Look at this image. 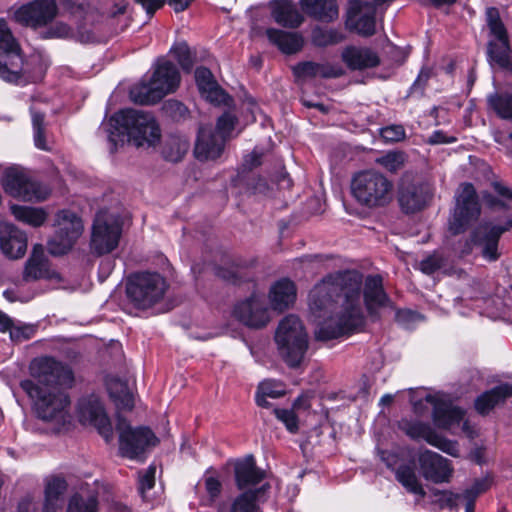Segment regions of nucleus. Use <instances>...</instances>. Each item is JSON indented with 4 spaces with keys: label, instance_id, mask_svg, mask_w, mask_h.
<instances>
[{
    "label": "nucleus",
    "instance_id": "f257e3e1",
    "mask_svg": "<svg viewBox=\"0 0 512 512\" xmlns=\"http://www.w3.org/2000/svg\"><path fill=\"white\" fill-rule=\"evenodd\" d=\"M364 304L369 316L379 319V309L394 305L386 293L383 278L379 274L363 275L357 270L338 271L324 277L309 293L310 310L319 317L340 304V311L324 319L315 331L318 341H329L348 337L359 332L365 325L361 305Z\"/></svg>",
    "mask_w": 512,
    "mask_h": 512
},
{
    "label": "nucleus",
    "instance_id": "f03ea898",
    "mask_svg": "<svg viewBox=\"0 0 512 512\" xmlns=\"http://www.w3.org/2000/svg\"><path fill=\"white\" fill-rule=\"evenodd\" d=\"M110 125L108 140L112 145V152L125 142L141 147L145 144L154 146L160 141L159 125L149 112L124 109L111 117Z\"/></svg>",
    "mask_w": 512,
    "mask_h": 512
},
{
    "label": "nucleus",
    "instance_id": "7ed1b4c3",
    "mask_svg": "<svg viewBox=\"0 0 512 512\" xmlns=\"http://www.w3.org/2000/svg\"><path fill=\"white\" fill-rule=\"evenodd\" d=\"M350 187L356 202L369 209L386 207L393 200V181L374 169L356 173Z\"/></svg>",
    "mask_w": 512,
    "mask_h": 512
},
{
    "label": "nucleus",
    "instance_id": "20e7f679",
    "mask_svg": "<svg viewBox=\"0 0 512 512\" xmlns=\"http://www.w3.org/2000/svg\"><path fill=\"white\" fill-rule=\"evenodd\" d=\"M275 341L285 363L290 368L299 367L308 349V335L299 317L292 314L284 317L276 330Z\"/></svg>",
    "mask_w": 512,
    "mask_h": 512
},
{
    "label": "nucleus",
    "instance_id": "39448f33",
    "mask_svg": "<svg viewBox=\"0 0 512 512\" xmlns=\"http://www.w3.org/2000/svg\"><path fill=\"white\" fill-rule=\"evenodd\" d=\"M20 386L33 399L36 414L40 419L65 422L70 400L63 389H44L33 380H23Z\"/></svg>",
    "mask_w": 512,
    "mask_h": 512
},
{
    "label": "nucleus",
    "instance_id": "423d86ee",
    "mask_svg": "<svg viewBox=\"0 0 512 512\" xmlns=\"http://www.w3.org/2000/svg\"><path fill=\"white\" fill-rule=\"evenodd\" d=\"M167 288L166 279L159 273L140 272L128 278L126 293L137 308L147 309L162 300Z\"/></svg>",
    "mask_w": 512,
    "mask_h": 512
},
{
    "label": "nucleus",
    "instance_id": "0eeeda50",
    "mask_svg": "<svg viewBox=\"0 0 512 512\" xmlns=\"http://www.w3.org/2000/svg\"><path fill=\"white\" fill-rule=\"evenodd\" d=\"M31 380L44 389H65L72 386L74 373L71 367L51 356L35 358L29 367Z\"/></svg>",
    "mask_w": 512,
    "mask_h": 512
},
{
    "label": "nucleus",
    "instance_id": "6e6552de",
    "mask_svg": "<svg viewBox=\"0 0 512 512\" xmlns=\"http://www.w3.org/2000/svg\"><path fill=\"white\" fill-rule=\"evenodd\" d=\"M66 10L77 25L76 33L68 24L58 21L43 31L41 33V37L43 39L75 38L81 43L93 42L95 40V36L91 30L87 29L86 26L94 19V12L89 10L88 7L83 4H75L71 2L67 3Z\"/></svg>",
    "mask_w": 512,
    "mask_h": 512
},
{
    "label": "nucleus",
    "instance_id": "1a4fd4ad",
    "mask_svg": "<svg viewBox=\"0 0 512 512\" xmlns=\"http://www.w3.org/2000/svg\"><path fill=\"white\" fill-rule=\"evenodd\" d=\"M116 430L119 434V451L129 459H140L146 450L159 440L148 427L133 428L121 415L117 416Z\"/></svg>",
    "mask_w": 512,
    "mask_h": 512
},
{
    "label": "nucleus",
    "instance_id": "9d476101",
    "mask_svg": "<svg viewBox=\"0 0 512 512\" xmlns=\"http://www.w3.org/2000/svg\"><path fill=\"white\" fill-rule=\"evenodd\" d=\"M2 186L7 194L23 201H42L47 195L42 185L34 180L27 170L18 166L9 167L4 171Z\"/></svg>",
    "mask_w": 512,
    "mask_h": 512
},
{
    "label": "nucleus",
    "instance_id": "9b49d317",
    "mask_svg": "<svg viewBox=\"0 0 512 512\" xmlns=\"http://www.w3.org/2000/svg\"><path fill=\"white\" fill-rule=\"evenodd\" d=\"M57 229L55 235L48 241L51 255L66 254L81 236L83 223L80 217L71 210H61L56 215Z\"/></svg>",
    "mask_w": 512,
    "mask_h": 512
},
{
    "label": "nucleus",
    "instance_id": "f8f14e48",
    "mask_svg": "<svg viewBox=\"0 0 512 512\" xmlns=\"http://www.w3.org/2000/svg\"><path fill=\"white\" fill-rule=\"evenodd\" d=\"M480 213L481 206L474 186L471 183H463L449 221L450 232L453 235L463 233L472 222L478 220Z\"/></svg>",
    "mask_w": 512,
    "mask_h": 512
},
{
    "label": "nucleus",
    "instance_id": "ddd939ff",
    "mask_svg": "<svg viewBox=\"0 0 512 512\" xmlns=\"http://www.w3.org/2000/svg\"><path fill=\"white\" fill-rule=\"evenodd\" d=\"M46 65L39 55L24 58L22 51L0 71V78L15 84L36 83L43 79Z\"/></svg>",
    "mask_w": 512,
    "mask_h": 512
},
{
    "label": "nucleus",
    "instance_id": "4468645a",
    "mask_svg": "<svg viewBox=\"0 0 512 512\" xmlns=\"http://www.w3.org/2000/svg\"><path fill=\"white\" fill-rule=\"evenodd\" d=\"M121 233L122 227L113 216L97 213L92 228V251L99 256L110 253L118 246Z\"/></svg>",
    "mask_w": 512,
    "mask_h": 512
},
{
    "label": "nucleus",
    "instance_id": "2eb2a0df",
    "mask_svg": "<svg viewBox=\"0 0 512 512\" xmlns=\"http://www.w3.org/2000/svg\"><path fill=\"white\" fill-rule=\"evenodd\" d=\"M431 198L428 184L404 175L398 188V203L405 214H414L424 209Z\"/></svg>",
    "mask_w": 512,
    "mask_h": 512
},
{
    "label": "nucleus",
    "instance_id": "dca6fc26",
    "mask_svg": "<svg viewBox=\"0 0 512 512\" xmlns=\"http://www.w3.org/2000/svg\"><path fill=\"white\" fill-rule=\"evenodd\" d=\"M399 428L411 439H423L428 444L438 448L453 457L459 456V447L456 441L438 434L428 423L421 421L402 420Z\"/></svg>",
    "mask_w": 512,
    "mask_h": 512
},
{
    "label": "nucleus",
    "instance_id": "f3484780",
    "mask_svg": "<svg viewBox=\"0 0 512 512\" xmlns=\"http://www.w3.org/2000/svg\"><path fill=\"white\" fill-rule=\"evenodd\" d=\"M57 13L58 6L55 0H34L19 7L14 17L19 24L37 29L52 22Z\"/></svg>",
    "mask_w": 512,
    "mask_h": 512
},
{
    "label": "nucleus",
    "instance_id": "a211bd4d",
    "mask_svg": "<svg viewBox=\"0 0 512 512\" xmlns=\"http://www.w3.org/2000/svg\"><path fill=\"white\" fill-rule=\"evenodd\" d=\"M376 8L372 2L350 0L346 14V26L361 36L370 37L376 33Z\"/></svg>",
    "mask_w": 512,
    "mask_h": 512
},
{
    "label": "nucleus",
    "instance_id": "6ab92c4d",
    "mask_svg": "<svg viewBox=\"0 0 512 512\" xmlns=\"http://www.w3.org/2000/svg\"><path fill=\"white\" fill-rule=\"evenodd\" d=\"M233 316L243 325L260 329L270 321V315L265 300L255 294L237 302L233 308Z\"/></svg>",
    "mask_w": 512,
    "mask_h": 512
},
{
    "label": "nucleus",
    "instance_id": "aec40b11",
    "mask_svg": "<svg viewBox=\"0 0 512 512\" xmlns=\"http://www.w3.org/2000/svg\"><path fill=\"white\" fill-rule=\"evenodd\" d=\"M507 232V227L495 225L491 222H484L472 231V242L480 249V255L488 262L497 261L499 252V241L501 236Z\"/></svg>",
    "mask_w": 512,
    "mask_h": 512
},
{
    "label": "nucleus",
    "instance_id": "412c9836",
    "mask_svg": "<svg viewBox=\"0 0 512 512\" xmlns=\"http://www.w3.org/2000/svg\"><path fill=\"white\" fill-rule=\"evenodd\" d=\"M78 412L80 421L93 425L106 442L113 439L111 422L97 397L82 398L78 404Z\"/></svg>",
    "mask_w": 512,
    "mask_h": 512
},
{
    "label": "nucleus",
    "instance_id": "4be33fe9",
    "mask_svg": "<svg viewBox=\"0 0 512 512\" xmlns=\"http://www.w3.org/2000/svg\"><path fill=\"white\" fill-rule=\"evenodd\" d=\"M425 400L433 406L432 419L438 428L449 429L453 425H458L464 418V410L454 406L443 393H429L425 395Z\"/></svg>",
    "mask_w": 512,
    "mask_h": 512
},
{
    "label": "nucleus",
    "instance_id": "5701e85b",
    "mask_svg": "<svg viewBox=\"0 0 512 512\" xmlns=\"http://www.w3.org/2000/svg\"><path fill=\"white\" fill-rule=\"evenodd\" d=\"M419 464L425 479L433 483L448 482L453 468L450 461L431 450H425L419 455Z\"/></svg>",
    "mask_w": 512,
    "mask_h": 512
},
{
    "label": "nucleus",
    "instance_id": "b1692460",
    "mask_svg": "<svg viewBox=\"0 0 512 512\" xmlns=\"http://www.w3.org/2000/svg\"><path fill=\"white\" fill-rule=\"evenodd\" d=\"M59 274L52 269L42 244H35L31 255L25 263L23 279L26 282L40 279H59Z\"/></svg>",
    "mask_w": 512,
    "mask_h": 512
},
{
    "label": "nucleus",
    "instance_id": "393cba45",
    "mask_svg": "<svg viewBox=\"0 0 512 512\" xmlns=\"http://www.w3.org/2000/svg\"><path fill=\"white\" fill-rule=\"evenodd\" d=\"M224 139L211 125L201 126L194 147V155L199 161L215 160L223 152Z\"/></svg>",
    "mask_w": 512,
    "mask_h": 512
},
{
    "label": "nucleus",
    "instance_id": "a878e982",
    "mask_svg": "<svg viewBox=\"0 0 512 512\" xmlns=\"http://www.w3.org/2000/svg\"><path fill=\"white\" fill-rule=\"evenodd\" d=\"M0 250L9 259L22 258L27 250L26 234L12 223H0Z\"/></svg>",
    "mask_w": 512,
    "mask_h": 512
},
{
    "label": "nucleus",
    "instance_id": "bb28decb",
    "mask_svg": "<svg viewBox=\"0 0 512 512\" xmlns=\"http://www.w3.org/2000/svg\"><path fill=\"white\" fill-rule=\"evenodd\" d=\"M512 397V384L501 383L484 391L474 400V408L482 416L488 415L496 407L502 406Z\"/></svg>",
    "mask_w": 512,
    "mask_h": 512
},
{
    "label": "nucleus",
    "instance_id": "cd10ccee",
    "mask_svg": "<svg viewBox=\"0 0 512 512\" xmlns=\"http://www.w3.org/2000/svg\"><path fill=\"white\" fill-rule=\"evenodd\" d=\"M195 81L201 96L207 101L218 105L225 102L227 94L208 68L198 67L195 70Z\"/></svg>",
    "mask_w": 512,
    "mask_h": 512
},
{
    "label": "nucleus",
    "instance_id": "c85d7f7f",
    "mask_svg": "<svg viewBox=\"0 0 512 512\" xmlns=\"http://www.w3.org/2000/svg\"><path fill=\"white\" fill-rule=\"evenodd\" d=\"M342 60L351 70L375 68L380 64V57L370 48L349 46L342 52Z\"/></svg>",
    "mask_w": 512,
    "mask_h": 512
},
{
    "label": "nucleus",
    "instance_id": "c756f323",
    "mask_svg": "<svg viewBox=\"0 0 512 512\" xmlns=\"http://www.w3.org/2000/svg\"><path fill=\"white\" fill-rule=\"evenodd\" d=\"M234 472L236 485L240 490L259 484L265 477L264 471L257 467L253 455L237 461Z\"/></svg>",
    "mask_w": 512,
    "mask_h": 512
},
{
    "label": "nucleus",
    "instance_id": "7c9ffc66",
    "mask_svg": "<svg viewBox=\"0 0 512 512\" xmlns=\"http://www.w3.org/2000/svg\"><path fill=\"white\" fill-rule=\"evenodd\" d=\"M294 75L298 78L324 79L338 78L344 75V70L339 64L317 63L313 61L300 62L293 67Z\"/></svg>",
    "mask_w": 512,
    "mask_h": 512
},
{
    "label": "nucleus",
    "instance_id": "2f4dec72",
    "mask_svg": "<svg viewBox=\"0 0 512 512\" xmlns=\"http://www.w3.org/2000/svg\"><path fill=\"white\" fill-rule=\"evenodd\" d=\"M272 17L275 22L283 27L297 28L304 18L296 4L291 0H276L271 6Z\"/></svg>",
    "mask_w": 512,
    "mask_h": 512
},
{
    "label": "nucleus",
    "instance_id": "473e14b6",
    "mask_svg": "<svg viewBox=\"0 0 512 512\" xmlns=\"http://www.w3.org/2000/svg\"><path fill=\"white\" fill-rule=\"evenodd\" d=\"M154 84L162 86L164 93L167 95L173 93L180 84V73L175 64L162 59L156 64V68L150 78Z\"/></svg>",
    "mask_w": 512,
    "mask_h": 512
},
{
    "label": "nucleus",
    "instance_id": "72a5a7b5",
    "mask_svg": "<svg viewBox=\"0 0 512 512\" xmlns=\"http://www.w3.org/2000/svg\"><path fill=\"white\" fill-rule=\"evenodd\" d=\"M269 299L274 310L289 308L296 299V287L293 281L283 278L275 282L269 291Z\"/></svg>",
    "mask_w": 512,
    "mask_h": 512
},
{
    "label": "nucleus",
    "instance_id": "f704fd0d",
    "mask_svg": "<svg viewBox=\"0 0 512 512\" xmlns=\"http://www.w3.org/2000/svg\"><path fill=\"white\" fill-rule=\"evenodd\" d=\"M266 36L269 42L275 45L282 53L291 55L299 52L304 44L303 38L296 32L268 28Z\"/></svg>",
    "mask_w": 512,
    "mask_h": 512
},
{
    "label": "nucleus",
    "instance_id": "c9c22d12",
    "mask_svg": "<svg viewBox=\"0 0 512 512\" xmlns=\"http://www.w3.org/2000/svg\"><path fill=\"white\" fill-rule=\"evenodd\" d=\"M105 383L109 396L117 409L130 411L134 408V397L126 381L116 376H107Z\"/></svg>",
    "mask_w": 512,
    "mask_h": 512
},
{
    "label": "nucleus",
    "instance_id": "e433bc0d",
    "mask_svg": "<svg viewBox=\"0 0 512 512\" xmlns=\"http://www.w3.org/2000/svg\"><path fill=\"white\" fill-rule=\"evenodd\" d=\"M21 51L20 44L12 34L7 22L0 18V71Z\"/></svg>",
    "mask_w": 512,
    "mask_h": 512
},
{
    "label": "nucleus",
    "instance_id": "4c0bfd02",
    "mask_svg": "<svg viewBox=\"0 0 512 512\" xmlns=\"http://www.w3.org/2000/svg\"><path fill=\"white\" fill-rule=\"evenodd\" d=\"M301 5L309 16L323 22H331L339 15L336 0H301Z\"/></svg>",
    "mask_w": 512,
    "mask_h": 512
},
{
    "label": "nucleus",
    "instance_id": "58836bf2",
    "mask_svg": "<svg viewBox=\"0 0 512 512\" xmlns=\"http://www.w3.org/2000/svg\"><path fill=\"white\" fill-rule=\"evenodd\" d=\"M164 88L154 84L150 79L148 82H140L130 89L131 100L140 105H150L159 102L166 94Z\"/></svg>",
    "mask_w": 512,
    "mask_h": 512
},
{
    "label": "nucleus",
    "instance_id": "ea45409f",
    "mask_svg": "<svg viewBox=\"0 0 512 512\" xmlns=\"http://www.w3.org/2000/svg\"><path fill=\"white\" fill-rule=\"evenodd\" d=\"M10 211L18 221L33 227L41 226L47 217L46 212L42 208L38 207H28L14 204L10 206Z\"/></svg>",
    "mask_w": 512,
    "mask_h": 512
},
{
    "label": "nucleus",
    "instance_id": "a19ab883",
    "mask_svg": "<svg viewBox=\"0 0 512 512\" xmlns=\"http://www.w3.org/2000/svg\"><path fill=\"white\" fill-rule=\"evenodd\" d=\"M190 147L189 141L184 136L170 135L163 147L164 158L171 162H179L183 159Z\"/></svg>",
    "mask_w": 512,
    "mask_h": 512
},
{
    "label": "nucleus",
    "instance_id": "79ce46f5",
    "mask_svg": "<svg viewBox=\"0 0 512 512\" xmlns=\"http://www.w3.org/2000/svg\"><path fill=\"white\" fill-rule=\"evenodd\" d=\"M395 477L408 492L420 497L426 495L418 480L414 467L410 465H400L395 471Z\"/></svg>",
    "mask_w": 512,
    "mask_h": 512
},
{
    "label": "nucleus",
    "instance_id": "37998d69",
    "mask_svg": "<svg viewBox=\"0 0 512 512\" xmlns=\"http://www.w3.org/2000/svg\"><path fill=\"white\" fill-rule=\"evenodd\" d=\"M488 107L495 114L505 120L512 119V94L508 92H495L487 97Z\"/></svg>",
    "mask_w": 512,
    "mask_h": 512
},
{
    "label": "nucleus",
    "instance_id": "c03bdc74",
    "mask_svg": "<svg viewBox=\"0 0 512 512\" xmlns=\"http://www.w3.org/2000/svg\"><path fill=\"white\" fill-rule=\"evenodd\" d=\"M510 46L509 39L490 41L488 43L487 56L489 62H494L502 68H509L511 70L510 63Z\"/></svg>",
    "mask_w": 512,
    "mask_h": 512
},
{
    "label": "nucleus",
    "instance_id": "a18cd8bd",
    "mask_svg": "<svg viewBox=\"0 0 512 512\" xmlns=\"http://www.w3.org/2000/svg\"><path fill=\"white\" fill-rule=\"evenodd\" d=\"M32 127H33V139L35 146L43 151H49L50 148L46 141V125H45V113L38 111L36 108H30Z\"/></svg>",
    "mask_w": 512,
    "mask_h": 512
},
{
    "label": "nucleus",
    "instance_id": "49530a36",
    "mask_svg": "<svg viewBox=\"0 0 512 512\" xmlns=\"http://www.w3.org/2000/svg\"><path fill=\"white\" fill-rule=\"evenodd\" d=\"M67 483L63 478L54 477L47 482L45 487V504L44 512H53L55 503L59 497L65 492Z\"/></svg>",
    "mask_w": 512,
    "mask_h": 512
},
{
    "label": "nucleus",
    "instance_id": "de8ad7c7",
    "mask_svg": "<svg viewBox=\"0 0 512 512\" xmlns=\"http://www.w3.org/2000/svg\"><path fill=\"white\" fill-rule=\"evenodd\" d=\"M345 39V34L338 29H324L316 27L312 31V43L318 47H326L341 43Z\"/></svg>",
    "mask_w": 512,
    "mask_h": 512
},
{
    "label": "nucleus",
    "instance_id": "09e8293b",
    "mask_svg": "<svg viewBox=\"0 0 512 512\" xmlns=\"http://www.w3.org/2000/svg\"><path fill=\"white\" fill-rule=\"evenodd\" d=\"M216 276L234 285L250 279L247 269L238 265L219 266L216 268Z\"/></svg>",
    "mask_w": 512,
    "mask_h": 512
},
{
    "label": "nucleus",
    "instance_id": "8fccbe9b",
    "mask_svg": "<svg viewBox=\"0 0 512 512\" xmlns=\"http://www.w3.org/2000/svg\"><path fill=\"white\" fill-rule=\"evenodd\" d=\"M258 490H248L240 494L232 503L230 512H260L256 504Z\"/></svg>",
    "mask_w": 512,
    "mask_h": 512
},
{
    "label": "nucleus",
    "instance_id": "3c124183",
    "mask_svg": "<svg viewBox=\"0 0 512 512\" xmlns=\"http://www.w3.org/2000/svg\"><path fill=\"white\" fill-rule=\"evenodd\" d=\"M170 53L177 60L184 71L189 72L194 65V55L185 41L175 43Z\"/></svg>",
    "mask_w": 512,
    "mask_h": 512
},
{
    "label": "nucleus",
    "instance_id": "603ef678",
    "mask_svg": "<svg viewBox=\"0 0 512 512\" xmlns=\"http://www.w3.org/2000/svg\"><path fill=\"white\" fill-rule=\"evenodd\" d=\"M486 22L490 29L491 34L494 35L497 40L508 39L507 30L501 20L500 13L497 8H495V7L487 8Z\"/></svg>",
    "mask_w": 512,
    "mask_h": 512
},
{
    "label": "nucleus",
    "instance_id": "864d4df0",
    "mask_svg": "<svg viewBox=\"0 0 512 512\" xmlns=\"http://www.w3.org/2000/svg\"><path fill=\"white\" fill-rule=\"evenodd\" d=\"M127 5V2L122 0L114 4L108 13V20L111 25H114V22L117 21V25L113 27L114 33L122 32L128 26V18L125 16Z\"/></svg>",
    "mask_w": 512,
    "mask_h": 512
},
{
    "label": "nucleus",
    "instance_id": "5fc2aeb1",
    "mask_svg": "<svg viewBox=\"0 0 512 512\" xmlns=\"http://www.w3.org/2000/svg\"><path fill=\"white\" fill-rule=\"evenodd\" d=\"M163 114L173 121L185 120L189 115L188 108L180 101L175 99L166 100L161 107Z\"/></svg>",
    "mask_w": 512,
    "mask_h": 512
},
{
    "label": "nucleus",
    "instance_id": "6e6d98bb",
    "mask_svg": "<svg viewBox=\"0 0 512 512\" xmlns=\"http://www.w3.org/2000/svg\"><path fill=\"white\" fill-rule=\"evenodd\" d=\"M67 512H98V501L95 497L84 499L74 495L69 501Z\"/></svg>",
    "mask_w": 512,
    "mask_h": 512
},
{
    "label": "nucleus",
    "instance_id": "4d7b16f0",
    "mask_svg": "<svg viewBox=\"0 0 512 512\" xmlns=\"http://www.w3.org/2000/svg\"><path fill=\"white\" fill-rule=\"evenodd\" d=\"M405 161V155L400 151H392L377 158L376 162L389 172H397L402 168Z\"/></svg>",
    "mask_w": 512,
    "mask_h": 512
},
{
    "label": "nucleus",
    "instance_id": "13d9d810",
    "mask_svg": "<svg viewBox=\"0 0 512 512\" xmlns=\"http://www.w3.org/2000/svg\"><path fill=\"white\" fill-rule=\"evenodd\" d=\"M156 467L151 465L148 468L138 472V491L142 499H146V492L155 485Z\"/></svg>",
    "mask_w": 512,
    "mask_h": 512
},
{
    "label": "nucleus",
    "instance_id": "bf43d9fd",
    "mask_svg": "<svg viewBox=\"0 0 512 512\" xmlns=\"http://www.w3.org/2000/svg\"><path fill=\"white\" fill-rule=\"evenodd\" d=\"M433 76V70L429 67H423L413 84L409 89L408 96L417 95L418 97H423L425 94V89L428 85L430 78Z\"/></svg>",
    "mask_w": 512,
    "mask_h": 512
},
{
    "label": "nucleus",
    "instance_id": "052dcab7",
    "mask_svg": "<svg viewBox=\"0 0 512 512\" xmlns=\"http://www.w3.org/2000/svg\"><path fill=\"white\" fill-rule=\"evenodd\" d=\"M273 413L275 417L285 425L289 432L296 433L298 431V417L293 409L275 408L273 409Z\"/></svg>",
    "mask_w": 512,
    "mask_h": 512
},
{
    "label": "nucleus",
    "instance_id": "680f3d73",
    "mask_svg": "<svg viewBox=\"0 0 512 512\" xmlns=\"http://www.w3.org/2000/svg\"><path fill=\"white\" fill-rule=\"evenodd\" d=\"M257 391L264 396L276 399L285 394V386L275 380H265L258 385Z\"/></svg>",
    "mask_w": 512,
    "mask_h": 512
},
{
    "label": "nucleus",
    "instance_id": "e2e57ef3",
    "mask_svg": "<svg viewBox=\"0 0 512 512\" xmlns=\"http://www.w3.org/2000/svg\"><path fill=\"white\" fill-rule=\"evenodd\" d=\"M444 265L442 255L434 252L420 261L419 269L426 275H432Z\"/></svg>",
    "mask_w": 512,
    "mask_h": 512
},
{
    "label": "nucleus",
    "instance_id": "0e129e2a",
    "mask_svg": "<svg viewBox=\"0 0 512 512\" xmlns=\"http://www.w3.org/2000/svg\"><path fill=\"white\" fill-rule=\"evenodd\" d=\"M380 135L385 142H399L406 136L405 129L402 125H390L380 129Z\"/></svg>",
    "mask_w": 512,
    "mask_h": 512
},
{
    "label": "nucleus",
    "instance_id": "69168bd1",
    "mask_svg": "<svg viewBox=\"0 0 512 512\" xmlns=\"http://www.w3.org/2000/svg\"><path fill=\"white\" fill-rule=\"evenodd\" d=\"M236 119L229 113L221 115L216 124L214 131L225 140L226 136L232 132L235 127Z\"/></svg>",
    "mask_w": 512,
    "mask_h": 512
},
{
    "label": "nucleus",
    "instance_id": "338daca9",
    "mask_svg": "<svg viewBox=\"0 0 512 512\" xmlns=\"http://www.w3.org/2000/svg\"><path fill=\"white\" fill-rule=\"evenodd\" d=\"M35 329L30 325L15 326L11 330L10 339L15 342H22L33 337Z\"/></svg>",
    "mask_w": 512,
    "mask_h": 512
},
{
    "label": "nucleus",
    "instance_id": "774afa93",
    "mask_svg": "<svg viewBox=\"0 0 512 512\" xmlns=\"http://www.w3.org/2000/svg\"><path fill=\"white\" fill-rule=\"evenodd\" d=\"M261 158L262 154L257 152L256 149H254L250 154L244 157L239 174L242 175L246 172H250L254 168L260 166L262 164Z\"/></svg>",
    "mask_w": 512,
    "mask_h": 512
}]
</instances>
